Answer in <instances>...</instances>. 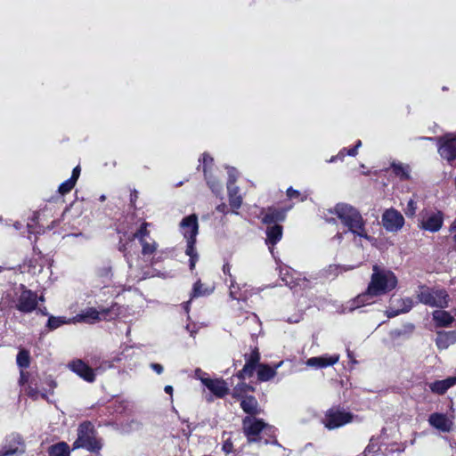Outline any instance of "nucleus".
Listing matches in <instances>:
<instances>
[{
	"label": "nucleus",
	"instance_id": "nucleus-1",
	"mask_svg": "<svg viewBox=\"0 0 456 456\" xmlns=\"http://www.w3.org/2000/svg\"><path fill=\"white\" fill-rule=\"evenodd\" d=\"M397 283V278L392 271L374 265L372 266L370 281L366 290L348 302L345 310L352 312L356 308L373 303L374 297L390 292L395 289Z\"/></svg>",
	"mask_w": 456,
	"mask_h": 456
},
{
	"label": "nucleus",
	"instance_id": "nucleus-2",
	"mask_svg": "<svg viewBox=\"0 0 456 456\" xmlns=\"http://www.w3.org/2000/svg\"><path fill=\"white\" fill-rule=\"evenodd\" d=\"M328 212L336 215L352 233L368 240H370L365 228L366 221L354 207L346 203H338L333 208L329 209Z\"/></svg>",
	"mask_w": 456,
	"mask_h": 456
},
{
	"label": "nucleus",
	"instance_id": "nucleus-3",
	"mask_svg": "<svg viewBox=\"0 0 456 456\" xmlns=\"http://www.w3.org/2000/svg\"><path fill=\"white\" fill-rule=\"evenodd\" d=\"M180 227L182 229V233L187 241L185 254L190 256V269L192 271L199 259V255L195 248L196 237L199 233L197 216L192 214L184 217L180 223Z\"/></svg>",
	"mask_w": 456,
	"mask_h": 456
},
{
	"label": "nucleus",
	"instance_id": "nucleus-4",
	"mask_svg": "<svg viewBox=\"0 0 456 456\" xmlns=\"http://www.w3.org/2000/svg\"><path fill=\"white\" fill-rule=\"evenodd\" d=\"M13 307L18 311L28 314L33 312L37 306V295L30 289H28L24 285H20L13 292V296L10 294Z\"/></svg>",
	"mask_w": 456,
	"mask_h": 456
},
{
	"label": "nucleus",
	"instance_id": "nucleus-5",
	"mask_svg": "<svg viewBox=\"0 0 456 456\" xmlns=\"http://www.w3.org/2000/svg\"><path fill=\"white\" fill-rule=\"evenodd\" d=\"M417 297L420 303L431 307L445 308L448 306L449 295L444 289L421 286L417 292Z\"/></svg>",
	"mask_w": 456,
	"mask_h": 456
},
{
	"label": "nucleus",
	"instance_id": "nucleus-6",
	"mask_svg": "<svg viewBox=\"0 0 456 456\" xmlns=\"http://www.w3.org/2000/svg\"><path fill=\"white\" fill-rule=\"evenodd\" d=\"M118 307L116 305L110 308H101L100 310L90 307L74 316L72 318V323H94L101 320L110 321L118 316Z\"/></svg>",
	"mask_w": 456,
	"mask_h": 456
},
{
	"label": "nucleus",
	"instance_id": "nucleus-7",
	"mask_svg": "<svg viewBox=\"0 0 456 456\" xmlns=\"http://www.w3.org/2000/svg\"><path fill=\"white\" fill-rule=\"evenodd\" d=\"M102 443L93 436V427L89 422H84L77 428V438L73 444V449L86 448L90 452H97L102 448Z\"/></svg>",
	"mask_w": 456,
	"mask_h": 456
},
{
	"label": "nucleus",
	"instance_id": "nucleus-8",
	"mask_svg": "<svg viewBox=\"0 0 456 456\" xmlns=\"http://www.w3.org/2000/svg\"><path fill=\"white\" fill-rule=\"evenodd\" d=\"M352 420L353 415L351 413L337 408H331L327 411L322 422L327 428L335 429Z\"/></svg>",
	"mask_w": 456,
	"mask_h": 456
},
{
	"label": "nucleus",
	"instance_id": "nucleus-9",
	"mask_svg": "<svg viewBox=\"0 0 456 456\" xmlns=\"http://www.w3.org/2000/svg\"><path fill=\"white\" fill-rule=\"evenodd\" d=\"M25 452V444L18 434H12L6 437L5 443L0 451V456H20Z\"/></svg>",
	"mask_w": 456,
	"mask_h": 456
},
{
	"label": "nucleus",
	"instance_id": "nucleus-10",
	"mask_svg": "<svg viewBox=\"0 0 456 456\" xmlns=\"http://www.w3.org/2000/svg\"><path fill=\"white\" fill-rule=\"evenodd\" d=\"M382 224L387 232H397L404 224V217L395 208L387 209L382 215Z\"/></svg>",
	"mask_w": 456,
	"mask_h": 456
},
{
	"label": "nucleus",
	"instance_id": "nucleus-11",
	"mask_svg": "<svg viewBox=\"0 0 456 456\" xmlns=\"http://www.w3.org/2000/svg\"><path fill=\"white\" fill-rule=\"evenodd\" d=\"M242 426L248 442H256L258 440V436L266 427V424L256 417L247 416L242 420Z\"/></svg>",
	"mask_w": 456,
	"mask_h": 456
},
{
	"label": "nucleus",
	"instance_id": "nucleus-12",
	"mask_svg": "<svg viewBox=\"0 0 456 456\" xmlns=\"http://www.w3.org/2000/svg\"><path fill=\"white\" fill-rule=\"evenodd\" d=\"M438 153L451 162L456 159V136L449 134L438 139Z\"/></svg>",
	"mask_w": 456,
	"mask_h": 456
},
{
	"label": "nucleus",
	"instance_id": "nucleus-13",
	"mask_svg": "<svg viewBox=\"0 0 456 456\" xmlns=\"http://www.w3.org/2000/svg\"><path fill=\"white\" fill-rule=\"evenodd\" d=\"M443 225V214L441 212H430L422 216L420 227L426 231L436 232Z\"/></svg>",
	"mask_w": 456,
	"mask_h": 456
},
{
	"label": "nucleus",
	"instance_id": "nucleus-14",
	"mask_svg": "<svg viewBox=\"0 0 456 456\" xmlns=\"http://www.w3.org/2000/svg\"><path fill=\"white\" fill-rule=\"evenodd\" d=\"M412 306L413 301L410 297L392 299L391 306L387 311V317H395L400 314L407 313Z\"/></svg>",
	"mask_w": 456,
	"mask_h": 456
},
{
	"label": "nucleus",
	"instance_id": "nucleus-15",
	"mask_svg": "<svg viewBox=\"0 0 456 456\" xmlns=\"http://www.w3.org/2000/svg\"><path fill=\"white\" fill-rule=\"evenodd\" d=\"M202 384L207 387L216 396L222 398L229 393L226 382L219 379L200 378Z\"/></svg>",
	"mask_w": 456,
	"mask_h": 456
},
{
	"label": "nucleus",
	"instance_id": "nucleus-16",
	"mask_svg": "<svg viewBox=\"0 0 456 456\" xmlns=\"http://www.w3.org/2000/svg\"><path fill=\"white\" fill-rule=\"evenodd\" d=\"M72 371L88 382H93L95 379L94 370L85 363L82 360H75L69 363Z\"/></svg>",
	"mask_w": 456,
	"mask_h": 456
},
{
	"label": "nucleus",
	"instance_id": "nucleus-17",
	"mask_svg": "<svg viewBox=\"0 0 456 456\" xmlns=\"http://www.w3.org/2000/svg\"><path fill=\"white\" fill-rule=\"evenodd\" d=\"M429 424L442 432L452 430L453 422L445 414L432 413L428 418Z\"/></svg>",
	"mask_w": 456,
	"mask_h": 456
},
{
	"label": "nucleus",
	"instance_id": "nucleus-18",
	"mask_svg": "<svg viewBox=\"0 0 456 456\" xmlns=\"http://www.w3.org/2000/svg\"><path fill=\"white\" fill-rule=\"evenodd\" d=\"M339 360L338 354L333 355H322L316 357H311L306 361V365L309 367H313L315 369L325 368L328 366H332L337 363Z\"/></svg>",
	"mask_w": 456,
	"mask_h": 456
},
{
	"label": "nucleus",
	"instance_id": "nucleus-19",
	"mask_svg": "<svg viewBox=\"0 0 456 456\" xmlns=\"http://www.w3.org/2000/svg\"><path fill=\"white\" fill-rule=\"evenodd\" d=\"M240 407L248 416L255 417L262 412L258 402L252 395H245L240 398Z\"/></svg>",
	"mask_w": 456,
	"mask_h": 456
},
{
	"label": "nucleus",
	"instance_id": "nucleus-20",
	"mask_svg": "<svg viewBox=\"0 0 456 456\" xmlns=\"http://www.w3.org/2000/svg\"><path fill=\"white\" fill-rule=\"evenodd\" d=\"M456 343L455 331H439L436 338V344L441 350L447 349L451 345Z\"/></svg>",
	"mask_w": 456,
	"mask_h": 456
},
{
	"label": "nucleus",
	"instance_id": "nucleus-21",
	"mask_svg": "<svg viewBox=\"0 0 456 456\" xmlns=\"http://www.w3.org/2000/svg\"><path fill=\"white\" fill-rule=\"evenodd\" d=\"M285 217L286 210L269 208L265 214L262 222L266 224H276L275 223L283 221Z\"/></svg>",
	"mask_w": 456,
	"mask_h": 456
},
{
	"label": "nucleus",
	"instance_id": "nucleus-22",
	"mask_svg": "<svg viewBox=\"0 0 456 456\" xmlns=\"http://www.w3.org/2000/svg\"><path fill=\"white\" fill-rule=\"evenodd\" d=\"M456 384V377H451L446 379L437 380L429 384V388L433 393L444 395L450 387Z\"/></svg>",
	"mask_w": 456,
	"mask_h": 456
},
{
	"label": "nucleus",
	"instance_id": "nucleus-23",
	"mask_svg": "<svg viewBox=\"0 0 456 456\" xmlns=\"http://www.w3.org/2000/svg\"><path fill=\"white\" fill-rule=\"evenodd\" d=\"M391 168L394 175L402 181L410 180L411 178V168L408 164L394 161L391 163Z\"/></svg>",
	"mask_w": 456,
	"mask_h": 456
},
{
	"label": "nucleus",
	"instance_id": "nucleus-24",
	"mask_svg": "<svg viewBox=\"0 0 456 456\" xmlns=\"http://www.w3.org/2000/svg\"><path fill=\"white\" fill-rule=\"evenodd\" d=\"M282 362H280L274 368L267 364H258L257 366V379L265 382L272 379L276 375V370L281 366Z\"/></svg>",
	"mask_w": 456,
	"mask_h": 456
},
{
	"label": "nucleus",
	"instance_id": "nucleus-25",
	"mask_svg": "<svg viewBox=\"0 0 456 456\" xmlns=\"http://www.w3.org/2000/svg\"><path fill=\"white\" fill-rule=\"evenodd\" d=\"M266 243L274 246L282 237V226L273 224L266 229Z\"/></svg>",
	"mask_w": 456,
	"mask_h": 456
},
{
	"label": "nucleus",
	"instance_id": "nucleus-26",
	"mask_svg": "<svg viewBox=\"0 0 456 456\" xmlns=\"http://www.w3.org/2000/svg\"><path fill=\"white\" fill-rule=\"evenodd\" d=\"M433 319L436 322V325L440 327L450 326L454 320V318L451 315L450 313L443 310L434 311Z\"/></svg>",
	"mask_w": 456,
	"mask_h": 456
},
{
	"label": "nucleus",
	"instance_id": "nucleus-27",
	"mask_svg": "<svg viewBox=\"0 0 456 456\" xmlns=\"http://www.w3.org/2000/svg\"><path fill=\"white\" fill-rule=\"evenodd\" d=\"M227 190L230 206L234 209H239L242 204V197L239 194V187L229 185Z\"/></svg>",
	"mask_w": 456,
	"mask_h": 456
},
{
	"label": "nucleus",
	"instance_id": "nucleus-28",
	"mask_svg": "<svg viewBox=\"0 0 456 456\" xmlns=\"http://www.w3.org/2000/svg\"><path fill=\"white\" fill-rule=\"evenodd\" d=\"M49 456H69V446L65 442H60L48 448Z\"/></svg>",
	"mask_w": 456,
	"mask_h": 456
},
{
	"label": "nucleus",
	"instance_id": "nucleus-29",
	"mask_svg": "<svg viewBox=\"0 0 456 456\" xmlns=\"http://www.w3.org/2000/svg\"><path fill=\"white\" fill-rule=\"evenodd\" d=\"M282 281L285 282V284L287 286H289L290 288L299 286L303 289H306L308 287V282H309L308 280L305 278L293 279L289 276H287V274L282 277Z\"/></svg>",
	"mask_w": 456,
	"mask_h": 456
},
{
	"label": "nucleus",
	"instance_id": "nucleus-30",
	"mask_svg": "<svg viewBox=\"0 0 456 456\" xmlns=\"http://www.w3.org/2000/svg\"><path fill=\"white\" fill-rule=\"evenodd\" d=\"M16 362L20 368H28L30 363L29 352L25 349L20 350V352L17 354Z\"/></svg>",
	"mask_w": 456,
	"mask_h": 456
},
{
	"label": "nucleus",
	"instance_id": "nucleus-31",
	"mask_svg": "<svg viewBox=\"0 0 456 456\" xmlns=\"http://www.w3.org/2000/svg\"><path fill=\"white\" fill-rule=\"evenodd\" d=\"M66 323H72V319L66 320L64 317L50 316L47 322V327L50 330H55Z\"/></svg>",
	"mask_w": 456,
	"mask_h": 456
},
{
	"label": "nucleus",
	"instance_id": "nucleus-32",
	"mask_svg": "<svg viewBox=\"0 0 456 456\" xmlns=\"http://www.w3.org/2000/svg\"><path fill=\"white\" fill-rule=\"evenodd\" d=\"M140 244L142 246V254L143 256L152 255L158 248V244L155 240H151L150 242L145 240L140 241Z\"/></svg>",
	"mask_w": 456,
	"mask_h": 456
},
{
	"label": "nucleus",
	"instance_id": "nucleus-33",
	"mask_svg": "<svg viewBox=\"0 0 456 456\" xmlns=\"http://www.w3.org/2000/svg\"><path fill=\"white\" fill-rule=\"evenodd\" d=\"M248 390L253 391L254 388L246 383H241L234 387L232 395L235 398H241V396H243L242 394Z\"/></svg>",
	"mask_w": 456,
	"mask_h": 456
},
{
	"label": "nucleus",
	"instance_id": "nucleus-34",
	"mask_svg": "<svg viewBox=\"0 0 456 456\" xmlns=\"http://www.w3.org/2000/svg\"><path fill=\"white\" fill-rule=\"evenodd\" d=\"M147 227L148 223H142L140 229L133 235V239H138L139 241L145 240V237L149 235Z\"/></svg>",
	"mask_w": 456,
	"mask_h": 456
},
{
	"label": "nucleus",
	"instance_id": "nucleus-35",
	"mask_svg": "<svg viewBox=\"0 0 456 456\" xmlns=\"http://www.w3.org/2000/svg\"><path fill=\"white\" fill-rule=\"evenodd\" d=\"M417 210V202L411 199L406 206V208L404 209V213L408 217H413L416 214Z\"/></svg>",
	"mask_w": 456,
	"mask_h": 456
},
{
	"label": "nucleus",
	"instance_id": "nucleus-36",
	"mask_svg": "<svg viewBox=\"0 0 456 456\" xmlns=\"http://www.w3.org/2000/svg\"><path fill=\"white\" fill-rule=\"evenodd\" d=\"M76 183H74V182H72L71 180L68 179L66 180L65 182H63L60 186H59V192L61 194H66L68 192H69L73 187L75 186Z\"/></svg>",
	"mask_w": 456,
	"mask_h": 456
},
{
	"label": "nucleus",
	"instance_id": "nucleus-37",
	"mask_svg": "<svg viewBox=\"0 0 456 456\" xmlns=\"http://www.w3.org/2000/svg\"><path fill=\"white\" fill-rule=\"evenodd\" d=\"M208 294L207 289H203V284L198 281L193 285V297H200Z\"/></svg>",
	"mask_w": 456,
	"mask_h": 456
},
{
	"label": "nucleus",
	"instance_id": "nucleus-38",
	"mask_svg": "<svg viewBox=\"0 0 456 456\" xmlns=\"http://www.w3.org/2000/svg\"><path fill=\"white\" fill-rule=\"evenodd\" d=\"M208 184L209 185L212 191L216 194H219L222 191V183L218 181L211 180L206 176Z\"/></svg>",
	"mask_w": 456,
	"mask_h": 456
},
{
	"label": "nucleus",
	"instance_id": "nucleus-39",
	"mask_svg": "<svg viewBox=\"0 0 456 456\" xmlns=\"http://www.w3.org/2000/svg\"><path fill=\"white\" fill-rule=\"evenodd\" d=\"M27 395L31 397L34 400H37L38 396H41L42 398H45L46 395L45 394H40L39 391L37 389V387H33L31 385H29L26 388Z\"/></svg>",
	"mask_w": 456,
	"mask_h": 456
},
{
	"label": "nucleus",
	"instance_id": "nucleus-40",
	"mask_svg": "<svg viewBox=\"0 0 456 456\" xmlns=\"http://www.w3.org/2000/svg\"><path fill=\"white\" fill-rule=\"evenodd\" d=\"M237 180V171L235 168H229L228 169V181H227V186L229 185H235V182Z\"/></svg>",
	"mask_w": 456,
	"mask_h": 456
},
{
	"label": "nucleus",
	"instance_id": "nucleus-41",
	"mask_svg": "<svg viewBox=\"0 0 456 456\" xmlns=\"http://www.w3.org/2000/svg\"><path fill=\"white\" fill-rule=\"evenodd\" d=\"M260 360V354L257 350H255L250 354L249 358L246 361L248 363H251L254 366H258L257 363Z\"/></svg>",
	"mask_w": 456,
	"mask_h": 456
},
{
	"label": "nucleus",
	"instance_id": "nucleus-42",
	"mask_svg": "<svg viewBox=\"0 0 456 456\" xmlns=\"http://www.w3.org/2000/svg\"><path fill=\"white\" fill-rule=\"evenodd\" d=\"M255 369L256 366L246 362L245 365L242 368V374H246L248 377H251L254 373Z\"/></svg>",
	"mask_w": 456,
	"mask_h": 456
},
{
	"label": "nucleus",
	"instance_id": "nucleus-43",
	"mask_svg": "<svg viewBox=\"0 0 456 456\" xmlns=\"http://www.w3.org/2000/svg\"><path fill=\"white\" fill-rule=\"evenodd\" d=\"M202 161H203V165H204V167H203V171H204V174H205V176H207V169H206V167L208 165V164H211L213 162V159L208 156V154H203L202 156Z\"/></svg>",
	"mask_w": 456,
	"mask_h": 456
},
{
	"label": "nucleus",
	"instance_id": "nucleus-44",
	"mask_svg": "<svg viewBox=\"0 0 456 456\" xmlns=\"http://www.w3.org/2000/svg\"><path fill=\"white\" fill-rule=\"evenodd\" d=\"M299 195H300V192L298 191H297V190H294L291 187L287 190V196L289 199L298 198Z\"/></svg>",
	"mask_w": 456,
	"mask_h": 456
},
{
	"label": "nucleus",
	"instance_id": "nucleus-45",
	"mask_svg": "<svg viewBox=\"0 0 456 456\" xmlns=\"http://www.w3.org/2000/svg\"><path fill=\"white\" fill-rule=\"evenodd\" d=\"M79 175H80V168L79 167H76L73 171H72V175H71V177L69 178V180H71L72 182H74V183H77V180L78 179L79 177Z\"/></svg>",
	"mask_w": 456,
	"mask_h": 456
},
{
	"label": "nucleus",
	"instance_id": "nucleus-46",
	"mask_svg": "<svg viewBox=\"0 0 456 456\" xmlns=\"http://www.w3.org/2000/svg\"><path fill=\"white\" fill-rule=\"evenodd\" d=\"M230 297L232 299H238V297H236V289H235V285H234V281H231V285H230Z\"/></svg>",
	"mask_w": 456,
	"mask_h": 456
},
{
	"label": "nucleus",
	"instance_id": "nucleus-47",
	"mask_svg": "<svg viewBox=\"0 0 456 456\" xmlns=\"http://www.w3.org/2000/svg\"><path fill=\"white\" fill-rule=\"evenodd\" d=\"M151 368L156 371L158 374H161L163 372V366L159 363H151Z\"/></svg>",
	"mask_w": 456,
	"mask_h": 456
},
{
	"label": "nucleus",
	"instance_id": "nucleus-48",
	"mask_svg": "<svg viewBox=\"0 0 456 456\" xmlns=\"http://www.w3.org/2000/svg\"><path fill=\"white\" fill-rule=\"evenodd\" d=\"M338 269H342V268L340 266H338V265H330L328 271L330 273H334V275H336L337 274V271Z\"/></svg>",
	"mask_w": 456,
	"mask_h": 456
},
{
	"label": "nucleus",
	"instance_id": "nucleus-49",
	"mask_svg": "<svg viewBox=\"0 0 456 456\" xmlns=\"http://www.w3.org/2000/svg\"><path fill=\"white\" fill-rule=\"evenodd\" d=\"M223 450L229 453L231 451H232V444L231 443H225L224 445H223Z\"/></svg>",
	"mask_w": 456,
	"mask_h": 456
},
{
	"label": "nucleus",
	"instance_id": "nucleus-50",
	"mask_svg": "<svg viewBox=\"0 0 456 456\" xmlns=\"http://www.w3.org/2000/svg\"><path fill=\"white\" fill-rule=\"evenodd\" d=\"M195 376H196L199 379H200V378H206V377H205V373H204L200 369H197V370H195Z\"/></svg>",
	"mask_w": 456,
	"mask_h": 456
},
{
	"label": "nucleus",
	"instance_id": "nucleus-51",
	"mask_svg": "<svg viewBox=\"0 0 456 456\" xmlns=\"http://www.w3.org/2000/svg\"><path fill=\"white\" fill-rule=\"evenodd\" d=\"M223 271H224V273L229 274L232 277V275L230 273V271H231L230 265H228V264L224 265V267H223Z\"/></svg>",
	"mask_w": 456,
	"mask_h": 456
},
{
	"label": "nucleus",
	"instance_id": "nucleus-52",
	"mask_svg": "<svg viewBox=\"0 0 456 456\" xmlns=\"http://www.w3.org/2000/svg\"><path fill=\"white\" fill-rule=\"evenodd\" d=\"M164 390H165V392H166L167 394H169V395H172V394H173V390H174V389H173V387H172V386H170V385H167V386L164 387Z\"/></svg>",
	"mask_w": 456,
	"mask_h": 456
},
{
	"label": "nucleus",
	"instance_id": "nucleus-53",
	"mask_svg": "<svg viewBox=\"0 0 456 456\" xmlns=\"http://www.w3.org/2000/svg\"><path fill=\"white\" fill-rule=\"evenodd\" d=\"M226 205L225 204H220L216 207V210L222 213L225 212Z\"/></svg>",
	"mask_w": 456,
	"mask_h": 456
},
{
	"label": "nucleus",
	"instance_id": "nucleus-54",
	"mask_svg": "<svg viewBox=\"0 0 456 456\" xmlns=\"http://www.w3.org/2000/svg\"><path fill=\"white\" fill-rule=\"evenodd\" d=\"M347 154H348L349 156H353V157H354V156H355V155L357 154V150H356V148H354H354H352V149L348 150V151H347Z\"/></svg>",
	"mask_w": 456,
	"mask_h": 456
},
{
	"label": "nucleus",
	"instance_id": "nucleus-55",
	"mask_svg": "<svg viewBox=\"0 0 456 456\" xmlns=\"http://www.w3.org/2000/svg\"><path fill=\"white\" fill-rule=\"evenodd\" d=\"M27 380V378H26V375L24 373L23 370L20 371V384H24V382H26Z\"/></svg>",
	"mask_w": 456,
	"mask_h": 456
},
{
	"label": "nucleus",
	"instance_id": "nucleus-56",
	"mask_svg": "<svg viewBox=\"0 0 456 456\" xmlns=\"http://www.w3.org/2000/svg\"><path fill=\"white\" fill-rule=\"evenodd\" d=\"M125 257H126V260L127 262L129 268L132 269V263H131L130 258L126 253H125Z\"/></svg>",
	"mask_w": 456,
	"mask_h": 456
},
{
	"label": "nucleus",
	"instance_id": "nucleus-57",
	"mask_svg": "<svg viewBox=\"0 0 456 456\" xmlns=\"http://www.w3.org/2000/svg\"><path fill=\"white\" fill-rule=\"evenodd\" d=\"M237 376L240 379H244L246 377H248L246 374H242V370L239 371Z\"/></svg>",
	"mask_w": 456,
	"mask_h": 456
},
{
	"label": "nucleus",
	"instance_id": "nucleus-58",
	"mask_svg": "<svg viewBox=\"0 0 456 456\" xmlns=\"http://www.w3.org/2000/svg\"><path fill=\"white\" fill-rule=\"evenodd\" d=\"M361 145H362V142L359 140V141L356 142V144H355L354 148H356V150H358V148H359V147H361Z\"/></svg>",
	"mask_w": 456,
	"mask_h": 456
},
{
	"label": "nucleus",
	"instance_id": "nucleus-59",
	"mask_svg": "<svg viewBox=\"0 0 456 456\" xmlns=\"http://www.w3.org/2000/svg\"><path fill=\"white\" fill-rule=\"evenodd\" d=\"M119 250H120V251L125 252V251H126L125 245H121V246L119 247Z\"/></svg>",
	"mask_w": 456,
	"mask_h": 456
},
{
	"label": "nucleus",
	"instance_id": "nucleus-60",
	"mask_svg": "<svg viewBox=\"0 0 456 456\" xmlns=\"http://www.w3.org/2000/svg\"><path fill=\"white\" fill-rule=\"evenodd\" d=\"M326 221L329 222V223H331V222H334V218H328V217H325Z\"/></svg>",
	"mask_w": 456,
	"mask_h": 456
},
{
	"label": "nucleus",
	"instance_id": "nucleus-61",
	"mask_svg": "<svg viewBox=\"0 0 456 456\" xmlns=\"http://www.w3.org/2000/svg\"><path fill=\"white\" fill-rule=\"evenodd\" d=\"M337 237H338V239L340 240H342L343 235H342V233H338V234H337Z\"/></svg>",
	"mask_w": 456,
	"mask_h": 456
},
{
	"label": "nucleus",
	"instance_id": "nucleus-62",
	"mask_svg": "<svg viewBox=\"0 0 456 456\" xmlns=\"http://www.w3.org/2000/svg\"><path fill=\"white\" fill-rule=\"evenodd\" d=\"M421 139H423V140H430V141L434 140V138H432V137H422Z\"/></svg>",
	"mask_w": 456,
	"mask_h": 456
},
{
	"label": "nucleus",
	"instance_id": "nucleus-63",
	"mask_svg": "<svg viewBox=\"0 0 456 456\" xmlns=\"http://www.w3.org/2000/svg\"><path fill=\"white\" fill-rule=\"evenodd\" d=\"M44 300H45V298H44V297H43V296H41L40 297H37V302H38V301H44Z\"/></svg>",
	"mask_w": 456,
	"mask_h": 456
},
{
	"label": "nucleus",
	"instance_id": "nucleus-64",
	"mask_svg": "<svg viewBox=\"0 0 456 456\" xmlns=\"http://www.w3.org/2000/svg\"><path fill=\"white\" fill-rule=\"evenodd\" d=\"M336 158H337V157H332V158L329 160V162H333V161H335Z\"/></svg>",
	"mask_w": 456,
	"mask_h": 456
}]
</instances>
